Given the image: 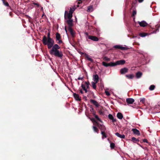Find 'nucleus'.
Wrapping results in <instances>:
<instances>
[{
  "mask_svg": "<svg viewBox=\"0 0 160 160\" xmlns=\"http://www.w3.org/2000/svg\"><path fill=\"white\" fill-rule=\"evenodd\" d=\"M54 42H53L51 44H47L48 49H50L49 51L51 55H54L56 57L62 59L63 56L62 52L59 50L60 48V47L58 44H54Z\"/></svg>",
  "mask_w": 160,
  "mask_h": 160,
  "instance_id": "obj_1",
  "label": "nucleus"
},
{
  "mask_svg": "<svg viewBox=\"0 0 160 160\" xmlns=\"http://www.w3.org/2000/svg\"><path fill=\"white\" fill-rule=\"evenodd\" d=\"M50 32H49L48 33L47 37L46 36H44L42 40L43 44L46 45L48 44H51L54 41L53 39L50 37Z\"/></svg>",
  "mask_w": 160,
  "mask_h": 160,
  "instance_id": "obj_2",
  "label": "nucleus"
},
{
  "mask_svg": "<svg viewBox=\"0 0 160 160\" xmlns=\"http://www.w3.org/2000/svg\"><path fill=\"white\" fill-rule=\"evenodd\" d=\"M75 9V6H74L72 8H70L69 13H68L67 11H66L64 14L65 19H66L67 18H68V20H72V13Z\"/></svg>",
  "mask_w": 160,
  "mask_h": 160,
  "instance_id": "obj_3",
  "label": "nucleus"
},
{
  "mask_svg": "<svg viewBox=\"0 0 160 160\" xmlns=\"http://www.w3.org/2000/svg\"><path fill=\"white\" fill-rule=\"evenodd\" d=\"M72 22V20H67L66 21L68 25V30L71 36L72 37H74L75 36V32L72 28V26H73Z\"/></svg>",
  "mask_w": 160,
  "mask_h": 160,
  "instance_id": "obj_4",
  "label": "nucleus"
},
{
  "mask_svg": "<svg viewBox=\"0 0 160 160\" xmlns=\"http://www.w3.org/2000/svg\"><path fill=\"white\" fill-rule=\"evenodd\" d=\"M85 34L86 35V38H88V39L94 41H97L99 40V39L96 36L89 35L88 32H85Z\"/></svg>",
  "mask_w": 160,
  "mask_h": 160,
  "instance_id": "obj_5",
  "label": "nucleus"
},
{
  "mask_svg": "<svg viewBox=\"0 0 160 160\" xmlns=\"http://www.w3.org/2000/svg\"><path fill=\"white\" fill-rule=\"evenodd\" d=\"M125 63V61L124 60H121L117 61L115 62H113L114 66H116L118 65H123Z\"/></svg>",
  "mask_w": 160,
  "mask_h": 160,
  "instance_id": "obj_6",
  "label": "nucleus"
},
{
  "mask_svg": "<svg viewBox=\"0 0 160 160\" xmlns=\"http://www.w3.org/2000/svg\"><path fill=\"white\" fill-rule=\"evenodd\" d=\"M96 125L101 130V132L105 131L106 129L104 125L100 124L98 122H96Z\"/></svg>",
  "mask_w": 160,
  "mask_h": 160,
  "instance_id": "obj_7",
  "label": "nucleus"
},
{
  "mask_svg": "<svg viewBox=\"0 0 160 160\" xmlns=\"http://www.w3.org/2000/svg\"><path fill=\"white\" fill-rule=\"evenodd\" d=\"M113 62H110V63H107L105 62H102V65L106 67H108V66L113 67Z\"/></svg>",
  "mask_w": 160,
  "mask_h": 160,
  "instance_id": "obj_8",
  "label": "nucleus"
},
{
  "mask_svg": "<svg viewBox=\"0 0 160 160\" xmlns=\"http://www.w3.org/2000/svg\"><path fill=\"white\" fill-rule=\"evenodd\" d=\"M128 69L126 68H122L120 70V72L121 74H124L128 72Z\"/></svg>",
  "mask_w": 160,
  "mask_h": 160,
  "instance_id": "obj_9",
  "label": "nucleus"
},
{
  "mask_svg": "<svg viewBox=\"0 0 160 160\" xmlns=\"http://www.w3.org/2000/svg\"><path fill=\"white\" fill-rule=\"evenodd\" d=\"M134 101V100L132 98H128L126 99V102L128 104H132Z\"/></svg>",
  "mask_w": 160,
  "mask_h": 160,
  "instance_id": "obj_10",
  "label": "nucleus"
},
{
  "mask_svg": "<svg viewBox=\"0 0 160 160\" xmlns=\"http://www.w3.org/2000/svg\"><path fill=\"white\" fill-rule=\"evenodd\" d=\"M114 48L116 49H120L122 50H125L126 49V47L121 46L119 45H116L114 46Z\"/></svg>",
  "mask_w": 160,
  "mask_h": 160,
  "instance_id": "obj_11",
  "label": "nucleus"
},
{
  "mask_svg": "<svg viewBox=\"0 0 160 160\" xmlns=\"http://www.w3.org/2000/svg\"><path fill=\"white\" fill-rule=\"evenodd\" d=\"M138 23H139L140 26L142 27H145L147 26L148 24L145 21H142L141 22H138Z\"/></svg>",
  "mask_w": 160,
  "mask_h": 160,
  "instance_id": "obj_12",
  "label": "nucleus"
},
{
  "mask_svg": "<svg viewBox=\"0 0 160 160\" xmlns=\"http://www.w3.org/2000/svg\"><path fill=\"white\" fill-rule=\"evenodd\" d=\"M90 102L91 103H92L93 105L95 106L96 107H98L99 106V105L98 103V102L95 100L93 99H91L90 100Z\"/></svg>",
  "mask_w": 160,
  "mask_h": 160,
  "instance_id": "obj_13",
  "label": "nucleus"
},
{
  "mask_svg": "<svg viewBox=\"0 0 160 160\" xmlns=\"http://www.w3.org/2000/svg\"><path fill=\"white\" fill-rule=\"evenodd\" d=\"M134 134H135L138 135H140V133L139 131L136 128H133L132 130Z\"/></svg>",
  "mask_w": 160,
  "mask_h": 160,
  "instance_id": "obj_14",
  "label": "nucleus"
},
{
  "mask_svg": "<svg viewBox=\"0 0 160 160\" xmlns=\"http://www.w3.org/2000/svg\"><path fill=\"white\" fill-rule=\"evenodd\" d=\"M73 95L74 98L77 101H80L81 100V98H79V96L78 94L76 93H73Z\"/></svg>",
  "mask_w": 160,
  "mask_h": 160,
  "instance_id": "obj_15",
  "label": "nucleus"
},
{
  "mask_svg": "<svg viewBox=\"0 0 160 160\" xmlns=\"http://www.w3.org/2000/svg\"><path fill=\"white\" fill-rule=\"evenodd\" d=\"M93 78L94 82H96V83H97L98 82L99 77L97 74L94 75L93 76Z\"/></svg>",
  "mask_w": 160,
  "mask_h": 160,
  "instance_id": "obj_16",
  "label": "nucleus"
},
{
  "mask_svg": "<svg viewBox=\"0 0 160 160\" xmlns=\"http://www.w3.org/2000/svg\"><path fill=\"white\" fill-rule=\"evenodd\" d=\"M56 40L57 41L61 39V35L58 32H57L56 34Z\"/></svg>",
  "mask_w": 160,
  "mask_h": 160,
  "instance_id": "obj_17",
  "label": "nucleus"
},
{
  "mask_svg": "<svg viewBox=\"0 0 160 160\" xmlns=\"http://www.w3.org/2000/svg\"><path fill=\"white\" fill-rule=\"evenodd\" d=\"M115 135L118 137H119L121 138H124L125 136L124 134L121 135L118 132H116L115 133Z\"/></svg>",
  "mask_w": 160,
  "mask_h": 160,
  "instance_id": "obj_18",
  "label": "nucleus"
},
{
  "mask_svg": "<svg viewBox=\"0 0 160 160\" xmlns=\"http://www.w3.org/2000/svg\"><path fill=\"white\" fill-rule=\"evenodd\" d=\"M117 118L120 119H121L123 118V116L121 112H118L117 114Z\"/></svg>",
  "mask_w": 160,
  "mask_h": 160,
  "instance_id": "obj_19",
  "label": "nucleus"
},
{
  "mask_svg": "<svg viewBox=\"0 0 160 160\" xmlns=\"http://www.w3.org/2000/svg\"><path fill=\"white\" fill-rule=\"evenodd\" d=\"M93 6L92 5H90L88 7L87 11L92 12L93 11Z\"/></svg>",
  "mask_w": 160,
  "mask_h": 160,
  "instance_id": "obj_20",
  "label": "nucleus"
},
{
  "mask_svg": "<svg viewBox=\"0 0 160 160\" xmlns=\"http://www.w3.org/2000/svg\"><path fill=\"white\" fill-rule=\"evenodd\" d=\"M85 57L87 59L88 61H89L92 62H93V60L90 57V56L88 54H86L85 55Z\"/></svg>",
  "mask_w": 160,
  "mask_h": 160,
  "instance_id": "obj_21",
  "label": "nucleus"
},
{
  "mask_svg": "<svg viewBox=\"0 0 160 160\" xmlns=\"http://www.w3.org/2000/svg\"><path fill=\"white\" fill-rule=\"evenodd\" d=\"M131 140L134 143H136L137 142H138L139 141V140L138 139H137L134 137L132 138Z\"/></svg>",
  "mask_w": 160,
  "mask_h": 160,
  "instance_id": "obj_22",
  "label": "nucleus"
},
{
  "mask_svg": "<svg viewBox=\"0 0 160 160\" xmlns=\"http://www.w3.org/2000/svg\"><path fill=\"white\" fill-rule=\"evenodd\" d=\"M92 128H93V129L94 132H96L97 133H99V129L97 127H96V126H93Z\"/></svg>",
  "mask_w": 160,
  "mask_h": 160,
  "instance_id": "obj_23",
  "label": "nucleus"
},
{
  "mask_svg": "<svg viewBox=\"0 0 160 160\" xmlns=\"http://www.w3.org/2000/svg\"><path fill=\"white\" fill-rule=\"evenodd\" d=\"M142 75V72H138L136 74V77L137 78H139L141 77Z\"/></svg>",
  "mask_w": 160,
  "mask_h": 160,
  "instance_id": "obj_24",
  "label": "nucleus"
},
{
  "mask_svg": "<svg viewBox=\"0 0 160 160\" xmlns=\"http://www.w3.org/2000/svg\"><path fill=\"white\" fill-rule=\"evenodd\" d=\"M125 76L128 79H132L134 77V76L133 74H130V75H126Z\"/></svg>",
  "mask_w": 160,
  "mask_h": 160,
  "instance_id": "obj_25",
  "label": "nucleus"
},
{
  "mask_svg": "<svg viewBox=\"0 0 160 160\" xmlns=\"http://www.w3.org/2000/svg\"><path fill=\"white\" fill-rule=\"evenodd\" d=\"M97 83H96V82H91L92 87L94 89H96V84Z\"/></svg>",
  "mask_w": 160,
  "mask_h": 160,
  "instance_id": "obj_26",
  "label": "nucleus"
},
{
  "mask_svg": "<svg viewBox=\"0 0 160 160\" xmlns=\"http://www.w3.org/2000/svg\"><path fill=\"white\" fill-rule=\"evenodd\" d=\"M101 133L102 136V138H106L107 137V135L105 132V131H102L101 132Z\"/></svg>",
  "mask_w": 160,
  "mask_h": 160,
  "instance_id": "obj_27",
  "label": "nucleus"
},
{
  "mask_svg": "<svg viewBox=\"0 0 160 160\" xmlns=\"http://www.w3.org/2000/svg\"><path fill=\"white\" fill-rule=\"evenodd\" d=\"M93 116H94L95 118L97 119L99 121H100L101 122H102V121L99 118L98 116L95 114L94 113H93Z\"/></svg>",
  "mask_w": 160,
  "mask_h": 160,
  "instance_id": "obj_28",
  "label": "nucleus"
},
{
  "mask_svg": "<svg viewBox=\"0 0 160 160\" xmlns=\"http://www.w3.org/2000/svg\"><path fill=\"white\" fill-rule=\"evenodd\" d=\"M147 34V33H146L142 32L140 33L139 35L141 37H144L146 36Z\"/></svg>",
  "mask_w": 160,
  "mask_h": 160,
  "instance_id": "obj_29",
  "label": "nucleus"
},
{
  "mask_svg": "<svg viewBox=\"0 0 160 160\" xmlns=\"http://www.w3.org/2000/svg\"><path fill=\"white\" fill-rule=\"evenodd\" d=\"M3 4L6 6H9V4L8 2L6 1V0H4L2 1Z\"/></svg>",
  "mask_w": 160,
  "mask_h": 160,
  "instance_id": "obj_30",
  "label": "nucleus"
},
{
  "mask_svg": "<svg viewBox=\"0 0 160 160\" xmlns=\"http://www.w3.org/2000/svg\"><path fill=\"white\" fill-rule=\"evenodd\" d=\"M155 86L153 85H152L150 86L149 88V89L150 90L152 91L153 90L155 89Z\"/></svg>",
  "mask_w": 160,
  "mask_h": 160,
  "instance_id": "obj_31",
  "label": "nucleus"
},
{
  "mask_svg": "<svg viewBox=\"0 0 160 160\" xmlns=\"http://www.w3.org/2000/svg\"><path fill=\"white\" fill-rule=\"evenodd\" d=\"M103 60L104 61H110V58H108V57H104L103 58Z\"/></svg>",
  "mask_w": 160,
  "mask_h": 160,
  "instance_id": "obj_32",
  "label": "nucleus"
},
{
  "mask_svg": "<svg viewBox=\"0 0 160 160\" xmlns=\"http://www.w3.org/2000/svg\"><path fill=\"white\" fill-rule=\"evenodd\" d=\"M110 147L112 149H113L115 147V144L113 142L110 143Z\"/></svg>",
  "mask_w": 160,
  "mask_h": 160,
  "instance_id": "obj_33",
  "label": "nucleus"
},
{
  "mask_svg": "<svg viewBox=\"0 0 160 160\" xmlns=\"http://www.w3.org/2000/svg\"><path fill=\"white\" fill-rule=\"evenodd\" d=\"M108 117L110 119H111V120H112V119H113V118H114V117L111 114H109L108 115Z\"/></svg>",
  "mask_w": 160,
  "mask_h": 160,
  "instance_id": "obj_34",
  "label": "nucleus"
},
{
  "mask_svg": "<svg viewBox=\"0 0 160 160\" xmlns=\"http://www.w3.org/2000/svg\"><path fill=\"white\" fill-rule=\"evenodd\" d=\"M85 84L87 85V88H89V84H90L89 82H85Z\"/></svg>",
  "mask_w": 160,
  "mask_h": 160,
  "instance_id": "obj_35",
  "label": "nucleus"
},
{
  "mask_svg": "<svg viewBox=\"0 0 160 160\" xmlns=\"http://www.w3.org/2000/svg\"><path fill=\"white\" fill-rule=\"evenodd\" d=\"M32 2H33V4L37 5L38 7H39L40 5L38 3H35L34 2V1H32Z\"/></svg>",
  "mask_w": 160,
  "mask_h": 160,
  "instance_id": "obj_36",
  "label": "nucleus"
},
{
  "mask_svg": "<svg viewBox=\"0 0 160 160\" xmlns=\"http://www.w3.org/2000/svg\"><path fill=\"white\" fill-rule=\"evenodd\" d=\"M58 43L59 44H60L62 43L63 42L62 40L61 39H59V40H58Z\"/></svg>",
  "mask_w": 160,
  "mask_h": 160,
  "instance_id": "obj_37",
  "label": "nucleus"
},
{
  "mask_svg": "<svg viewBox=\"0 0 160 160\" xmlns=\"http://www.w3.org/2000/svg\"><path fill=\"white\" fill-rule=\"evenodd\" d=\"M140 101L144 103L145 102V99L144 98H141Z\"/></svg>",
  "mask_w": 160,
  "mask_h": 160,
  "instance_id": "obj_38",
  "label": "nucleus"
},
{
  "mask_svg": "<svg viewBox=\"0 0 160 160\" xmlns=\"http://www.w3.org/2000/svg\"><path fill=\"white\" fill-rule=\"evenodd\" d=\"M81 87L83 90L86 88L85 85L83 84H82Z\"/></svg>",
  "mask_w": 160,
  "mask_h": 160,
  "instance_id": "obj_39",
  "label": "nucleus"
},
{
  "mask_svg": "<svg viewBox=\"0 0 160 160\" xmlns=\"http://www.w3.org/2000/svg\"><path fill=\"white\" fill-rule=\"evenodd\" d=\"M136 13L137 12L136 11H133L132 12V16H134L136 14Z\"/></svg>",
  "mask_w": 160,
  "mask_h": 160,
  "instance_id": "obj_40",
  "label": "nucleus"
},
{
  "mask_svg": "<svg viewBox=\"0 0 160 160\" xmlns=\"http://www.w3.org/2000/svg\"><path fill=\"white\" fill-rule=\"evenodd\" d=\"M143 142H146L147 143H148L149 142L148 140L146 139H144L143 140Z\"/></svg>",
  "mask_w": 160,
  "mask_h": 160,
  "instance_id": "obj_41",
  "label": "nucleus"
},
{
  "mask_svg": "<svg viewBox=\"0 0 160 160\" xmlns=\"http://www.w3.org/2000/svg\"><path fill=\"white\" fill-rule=\"evenodd\" d=\"M105 92L107 95L109 96L110 95V93L109 92H108V91H105Z\"/></svg>",
  "mask_w": 160,
  "mask_h": 160,
  "instance_id": "obj_42",
  "label": "nucleus"
},
{
  "mask_svg": "<svg viewBox=\"0 0 160 160\" xmlns=\"http://www.w3.org/2000/svg\"><path fill=\"white\" fill-rule=\"evenodd\" d=\"M112 122L113 123L117 121L116 119V118H113V119H112Z\"/></svg>",
  "mask_w": 160,
  "mask_h": 160,
  "instance_id": "obj_43",
  "label": "nucleus"
},
{
  "mask_svg": "<svg viewBox=\"0 0 160 160\" xmlns=\"http://www.w3.org/2000/svg\"><path fill=\"white\" fill-rule=\"evenodd\" d=\"M158 31H159L158 29H157L155 30H154L153 31V33H156Z\"/></svg>",
  "mask_w": 160,
  "mask_h": 160,
  "instance_id": "obj_44",
  "label": "nucleus"
},
{
  "mask_svg": "<svg viewBox=\"0 0 160 160\" xmlns=\"http://www.w3.org/2000/svg\"><path fill=\"white\" fill-rule=\"evenodd\" d=\"M79 92L81 93V94H83V92L82 90V89H79Z\"/></svg>",
  "mask_w": 160,
  "mask_h": 160,
  "instance_id": "obj_45",
  "label": "nucleus"
},
{
  "mask_svg": "<svg viewBox=\"0 0 160 160\" xmlns=\"http://www.w3.org/2000/svg\"><path fill=\"white\" fill-rule=\"evenodd\" d=\"M91 111L92 112H94V113L95 112L93 108H92V109L91 110Z\"/></svg>",
  "mask_w": 160,
  "mask_h": 160,
  "instance_id": "obj_46",
  "label": "nucleus"
},
{
  "mask_svg": "<svg viewBox=\"0 0 160 160\" xmlns=\"http://www.w3.org/2000/svg\"><path fill=\"white\" fill-rule=\"evenodd\" d=\"M99 113L100 114H103V112L102 111L100 110V111H99Z\"/></svg>",
  "mask_w": 160,
  "mask_h": 160,
  "instance_id": "obj_47",
  "label": "nucleus"
},
{
  "mask_svg": "<svg viewBox=\"0 0 160 160\" xmlns=\"http://www.w3.org/2000/svg\"><path fill=\"white\" fill-rule=\"evenodd\" d=\"M92 120L93 122H95L96 124V122H97V121H96L95 120V119L94 118H92Z\"/></svg>",
  "mask_w": 160,
  "mask_h": 160,
  "instance_id": "obj_48",
  "label": "nucleus"
},
{
  "mask_svg": "<svg viewBox=\"0 0 160 160\" xmlns=\"http://www.w3.org/2000/svg\"><path fill=\"white\" fill-rule=\"evenodd\" d=\"M83 79V78H80V77H79L78 78V80H82Z\"/></svg>",
  "mask_w": 160,
  "mask_h": 160,
  "instance_id": "obj_49",
  "label": "nucleus"
},
{
  "mask_svg": "<svg viewBox=\"0 0 160 160\" xmlns=\"http://www.w3.org/2000/svg\"><path fill=\"white\" fill-rule=\"evenodd\" d=\"M143 0H138L139 2H142L143 1Z\"/></svg>",
  "mask_w": 160,
  "mask_h": 160,
  "instance_id": "obj_50",
  "label": "nucleus"
},
{
  "mask_svg": "<svg viewBox=\"0 0 160 160\" xmlns=\"http://www.w3.org/2000/svg\"><path fill=\"white\" fill-rule=\"evenodd\" d=\"M82 3V1L78 2V4H79L81 3Z\"/></svg>",
  "mask_w": 160,
  "mask_h": 160,
  "instance_id": "obj_51",
  "label": "nucleus"
},
{
  "mask_svg": "<svg viewBox=\"0 0 160 160\" xmlns=\"http://www.w3.org/2000/svg\"><path fill=\"white\" fill-rule=\"evenodd\" d=\"M65 30L66 32H67V27L66 26L65 27Z\"/></svg>",
  "mask_w": 160,
  "mask_h": 160,
  "instance_id": "obj_52",
  "label": "nucleus"
},
{
  "mask_svg": "<svg viewBox=\"0 0 160 160\" xmlns=\"http://www.w3.org/2000/svg\"><path fill=\"white\" fill-rule=\"evenodd\" d=\"M84 90L85 91V92H87V90L86 88L85 89H84Z\"/></svg>",
  "mask_w": 160,
  "mask_h": 160,
  "instance_id": "obj_53",
  "label": "nucleus"
},
{
  "mask_svg": "<svg viewBox=\"0 0 160 160\" xmlns=\"http://www.w3.org/2000/svg\"><path fill=\"white\" fill-rule=\"evenodd\" d=\"M41 10H42V11H43V7H41Z\"/></svg>",
  "mask_w": 160,
  "mask_h": 160,
  "instance_id": "obj_54",
  "label": "nucleus"
},
{
  "mask_svg": "<svg viewBox=\"0 0 160 160\" xmlns=\"http://www.w3.org/2000/svg\"><path fill=\"white\" fill-rule=\"evenodd\" d=\"M44 15V13H43L42 14V17Z\"/></svg>",
  "mask_w": 160,
  "mask_h": 160,
  "instance_id": "obj_55",
  "label": "nucleus"
},
{
  "mask_svg": "<svg viewBox=\"0 0 160 160\" xmlns=\"http://www.w3.org/2000/svg\"><path fill=\"white\" fill-rule=\"evenodd\" d=\"M78 0V1H81L82 0Z\"/></svg>",
  "mask_w": 160,
  "mask_h": 160,
  "instance_id": "obj_56",
  "label": "nucleus"
},
{
  "mask_svg": "<svg viewBox=\"0 0 160 160\" xmlns=\"http://www.w3.org/2000/svg\"><path fill=\"white\" fill-rule=\"evenodd\" d=\"M77 7H79V5H77Z\"/></svg>",
  "mask_w": 160,
  "mask_h": 160,
  "instance_id": "obj_57",
  "label": "nucleus"
}]
</instances>
